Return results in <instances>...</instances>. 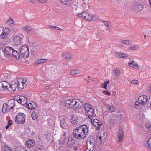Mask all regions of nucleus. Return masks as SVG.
Instances as JSON below:
<instances>
[{"instance_id": "f257e3e1", "label": "nucleus", "mask_w": 151, "mask_h": 151, "mask_svg": "<svg viewBox=\"0 0 151 151\" xmlns=\"http://www.w3.org/2000/svg\"><path fill=\"white\" fill-rule=\"evenodd\" d=\"M79 101L80 100L77 99H70L66 100L65 103L67 106L73 108V109H79L82 110L83 108L84 107L87 112L90 110V109L92 108L91 106L87 103H86L84 106H79Z\"/></svg>"}, {"instance_id": "f03ea898", "label": "nucleus", "mask_w": 151, "mask_h": 151, "mask_svg": "<svg viewBox=\"0 0 151 151\" xmlns=\"http://www.w3.org/2000/svg\"><path fill=\"white\" fill-rule=\"evenodd\" d=\"M88 130V126L84 124L76 127L73 132L72 134L78 139H82L86 137Z\"/></svg>"}, {"instance_id": "7ed1b4c3", "label": "nucleus", "mask_w": 151, "mask_h": 151, "mask_svg": "<svg viewBox=\"0 0 151 151\" xmlns=\"http://www.w3.org/2000/svg\"><path fill=\"white\" fill-rule=\"evenodd\" d=\"M25 115L24 113H18L16 116L15 121L18 124H24L25 121Z\"/></svg>"}, {"instance_id": "20e7f679", "label": "nucleus", "mask_w": 151, "mask_h": 151, "mask_svg": "<svg viewBox=\"0 0 151 151\" xmlns=\"http://www.w3.org/2000/svg\"><path fill=\"white\" fill-rule=\"evenodd\" d=\"M67 145L71 150L76 151L78 148L76 146V142L72 137H69L67 143Z\"/></svg>"}, {"instance_id": "39448f33", "label": "nucleus", "mask_w": 151, "mask_h": 151, "mask_svg": "<svg viewBox=\"0 0 151 151\" xmlns=\"http://www.w3.org/2000/svg\"><path fill=\"white\" fill-rule=\"evenodd\" d=\"M21 56L22 57H27L29 54V52L27 46L24 45L20 49Z\"/></svg>"}, {"instance_id": "423d86ee", "label": "nucleus", "mask_w": 151, "mask_h": 151, "mask_svg": "<svg viewBox=\"0 0 151 151\" xmlns=\"http://www.w3.org/2000/svg\"><path fill=\"white\" fill-rule=\"evenodd\" d=\"M14 50V49L11 47L9 46L6 47L4 50H3L4 56L6 57L8 59L9 57L12 55Z\"/></svg>"}, {"instance_id": "0eeeda50", "label": "nucleus", "mask_w": 151, "mask_h": 151, "mask_svg": "<svg viewBox=\"0 0 151 151\" xmlns=\"http://www.w3.org/2000/svg\"><path fill=\"white\" fill-rule=\"evenodd\" d=\"M23 35L19 34L18 36H16L14 38V44L15 45H20L21 43L22 40L23 38Z\"/></svg>"}, {"instance_id": "6e6552de", "label": "nucleus", "mask_w": 151, "mask_h": 151, "mask_svg": "<svg viewBox=\"0 0 151 151\" xmlns=\"http://www.w3.org/2000/svg\"><path fill=\"white\" fill-rule=\"evenodd\" d=\"M95 142L91 140L87 142V149L85 151H93L94 148Z\"/></svg>"}, {"instance_id": "1a4fd4ad", "label": "nucleus", "mask_w": 151, "mask_h": 151, "mask_svg": "<svg viewBox=\"0 0 151 151\" xmlns=\"http://www.w3.org/2000/svg\"><path fill=\"white\" fill-rule=\"evenodd\" d=\"M78 16L79 17H83V18L87 21H90L92 19L91 14L86 11L83 12L81 14H79Z\"/></svg>"}, {"instance_id": "9d476101", "label": "nucleus", "mask_w": 151, "mask_h": 151, "mask_svg": "<svg viewBox=\"0 0 151 151\" xmlns=\"http://www.w3.org/2000/svg\"><path fill=\"white\" fill-rule=\"evenodd\" d=\"M117 136L119 142H122L124 138V132L122 128L120 127L117 132Z\"/></svg>"}, {"instance_id": "9b49d317", "label": "nucleus", "mask_w": 151, "mask_h": 151, "mask_svg": "<svg viewBox=\"0 0 151 151\" xmlns=\"http://www.w3.org/2000/svg\"><path fill=\"white\" fill-rule=\"evenodd\" d=\"M17 101L21 104L25 105L27 104V98L24 96H19Z\"/></svg>"}, {"instance_id": "f8f14e48", "label": "nucleus", "mask_w": 151, "mask_h": 151, "mask_svg": "<svg viewBox=\"0 0 151 151\" xmlns=\"http://www.w3.org/2000/svg\"><path fill=\"white\" fill-rule=\"evenodd\" d=\"M149 100L148 98L145 95H143L140 96L138 99V101H141L144 104L148 102Z\"/></svg>"}, {"instance_id": "ddd939ff", "label": "nucleus", "mask_w": 151, "mask_h": 151, "mask_svg": "<svg viewBox=\"0 0 151 151\" xmlns=\"http://www.w3.org/2000/svg\"><path fill=\"white\" fill-rule=\"evenodd\" d=\"M143 8V6L138 3H135L133 6V9L136 12L141 11Z\"/></svg>"}, {"instance_id": "4468645a", "label": "nucleus", "mask_w": 151, "mask_h": 151, "mask_svg": "<svg viewBox=\"0 0 151 151\" xmlns=\"http://www.w3.org/2000/svg\"><path fill=\"white\" fill-rule=\"evenodd\" d=\"M35 144V142L33 139H29L25 143V146L27 148H31L33 147Z\"/></svg>"}, {"instance_id": "2eb2a0df", "label": "nucleus", "mask_w": 151, "mask_h": 151, "mask_svg": "<svg viewBox=\"0 0 151 151\" xmlns=\"http://www.w3.org/2000/svg\"><path fill=\"white\" fill-rule=\"evenodd\" d=\"M71 122L73 125L76 124L78 123L79 122L78 116L75 114H73L71 119Z\"/></svg>"}, {"instance_id": "dca6fc26", "label": "nucleus", "mask_w": 151, "mask_h": 151, "mask_svg": "<svg viewBox=\"0 0 151 151\" xmlns=\"http://www.w3.org/2000/svg\"><path fill=\"white\" fill-rule=\"evenodd\" d=\"M121 74L120 70L119 68L113 70L112 72V76L115 78L119 77Z\"/></svg>"}, {"instance_id": "f3484780", "label": "nucleus", "mask_w": 151, "mask_h": 151, "mask_svg": "<svg viewBox=\"0 0 151 151\" xmlns=\"http://www.w3.org/2000/svg\"><path fill=\"white\" fill-rule=\"evenodd\" d=\"M90 110L87 112L88 115V117L92 121L93 118L95 117V114H94V111L93 108L89 109Z\"/></svg>"}, {"instance_id": "a211bd4d", "label": "nucleus", "mask_w": 151, "mask_h": 151, "mask_svg": "<svg viewBox=\"0 0 151 151\" xmlns=\"http://www.w3.org/2000/svg\"><path fill=\"white\" fill-rule=\"evenodd\" d=\"M6 104L10 109H12L15 106V100L13 99H10L9 100Z\"/></svg>"}, {"instance_id": "6ab92c4d", "label": "nucleus", "mask_w": 151, "mask_h": 151, "mask_svg": "<svg viewBox=\"0 0 151 151\" xmlns=\"http://www.w3.org/2000/svg\"><path fill=\"white\" fill-rule=\"evenodd\" d=\"M93 124L96 127L99 128L102 125V123L96 119H93Z\"/></svg>"}, {"instance_id": "aec40b11", "label": "nucleus", "mask_w": 151, "mask_h": 151, "mask_svg": "<svg viewBox=\"0 0 151 151\" xmlns=\"http://www.w3.org/2000/svg\"><path fill=\"white\" fill-rule=\"evenodd\" d=\"M17 87V85L16 83L12 84L11 85L10 84V86H9L8 90L11 92H14L15 91Z\"/></svg>"}, {"instance_id": "412c9836", "label": "nucleus", "mask_w": 151, "mask_h": 151, "mask_svg": "<svg viewBox=\"0 0 151 151\" xmlns=\"http://www.w3.org/2000/svg\"><path fill=\"white\" fill-rule=\"evenodd\" d=\"M128 65L134 68L137 69L138 68V65L133 61H129L128 63Z\"/></svg>"}, {"instance_id": "4be33fe9", "label": "nucleus", "mask_w": 151, "mask_h": 151, "mask_svg": "<svg viewBox=\"0 0 151 151\" xmlns=\"http://www.w3.org/2000/svg\"><path fill=\"white\" fill-rule=\"evenodd\" d=\"M10 110V109L6 103H5L3 105L2 111L4 113H6L7 112L9 111Z\"/></svg>"}, {"instance_id": "5701e85b", "label": "nucleus", "mask_w": 151, "mask_h": 151, "mask_svg": "<svg viewBox=\"0 0 151 151\" xmlns=\"http://www.w3.org/2000/svg\"><path fill=\"white\" fill-rule=\"evenodd\" d=\"M144 105V104L142 102H141V101H137L135 102V106L136 109H139L141 108Z\"/></svg>"}, {"instance_id": "b1692460", "label": "nucleus", "mask_w": 151, "mask_h": 151, "mask_svg": "<svg viewBox=\"0 0 151 151\" xmlns=\"http://www.w3.org/2000/svg\"><path fill=\"white\" fill-rule=\"evenodd\" d=\"M60 124L62 128L64 129H66L68 128L67 124L65 120L64 119L60 121Z\"/></svg>"}, {"instance_id": "393cba45", "label": "nucleus", "mask_w": 151, "mask_h": 151, "mask_svg": "<svg viewBox=\"0 0 151 151\" xmlns=\"http://www.w3.org/2000/svg\"><path fill=\"white\" fill-rule=\"evenodd\" d=\"M62 55L63 57L68 59L69 60H71V55L70 53L68 52L63 53Z\"/></svg>"}, {"instance_id": "a878e982", "label": "nucleus", "mask_w": 151, "mask_h": 151, "mask_svg": "<svg viewBox=\"0 0 151 151\" xmlns=\"http://www.w3.org/2000/svg\"><path fill=\"white\" fill-rule=\"evenodd\" d=\"M27 105L28 108L30 109H34L37 106L36 103L34 102L29 103V104H27Z\"/></svg>"}, {"instance_id": "bb28decb", "label": "nucleus", "mask_w": 151, "mask_h": 151, "mask_svg": "<svg viewBox=\"0 0 151 151\" xmlns=\"http://www.w3.org/2000/svg\"><path fill=\"white\" fill-rule=\"evenodd\" d=\"M13 52H12V55H13V57H15L16 59H19V58L20 56V55L19 53V52L15 50L14 49Z\"/></svg>"}, {"instance_id": "cd10ccee", "label": "nucleus", "mask_w": 151, "mask_h": 151, "mask_svg": "<svg viewBox=\"0 0 151 151\" xmlns=\"http://www.w3.org/2000/svg\"><path fill=\"white\" fill-rule=\"evenodd\" d=\"M61 2L64 5L70 6L72 2V0H61Z\"/></svg>"}, {"instance_id": "c85d7f7f", "label": "nucleus", "mask_w": 151, "mask_h": 151, "mask_svg": "<svg viewBox=\"0 0 151 151\" xmlns=\"http://www.w3.org/2000/svg\"><path fill=\"white\" fill-rule=\"evenodd\" d=\"M2 86L4 91L6 89L8 90V87L9 86H10V84L7 82L3 81Z\"/></svg>"}, {"instance_id": "c756f323", "label": "nucleus", "mask_w": 151, "mask_h": 151, "mask_svg": "<svg viewBox=\"0 0 151 151\" xmlns=\"http://www.w3.org/2000/svg\"><path fill=\"white\" fill-rule=\"evenodd\" d=\"M119 117L117 116H112L111 117L110 119V123L111 125H113L115 122V120L117 119Z\"/></svg>"}, {"instance_id": "7c9ffc66", "label": "nucleus", "mask_w": 151, "mask_h": 151, "mask_svg": "<svg viewBox=\"0 0 151 151\" xmlns=\"http://www.w3.org/2000/svg\"><path fill=\"white\" fill-rule=\"evenodd\" d=\"M45 60H48L46 59H39L35 62V64L37 65L39 64H42L45 62Z\"/></svg>"}, {"instance_id": "2f4dec72", "label": "nucleus", "mask_w": 151, "mask_h": 151, "mask_svg": "<svg viewBox=\"0 0 151 151\" xmlns=\"http://www.w3.org/2000/svg\"><path fill=\"white\" fill-rule=\"evenodd\" d=\"M117 56L119 58H123L128 56L126 54L120 52L118 53Z\"/></svg>"}, {"instance_id": "473e14b6", "label": "nucleus", "mask_w": 151, "mask_h": 151, "mask_svg": "<svg viewBox=\"0 0 151 151\" xmlns=\"http://www.w3.org/2000/svg\"><path fill=\"white\" fill-rule=\"evenodd\" d=\"M18 83H17V87H18L19 89V90H22L24 88V87H26L25 85L24 84H22L21 82H19L18 81Z\"/></svg>"}, {"instance_id": "72a5a7b5", "label": "nucleus", "mask_w": 151, "mask_h": 151, "mask_svg": "<svg viewBox=\"0 0 151 151\" xmlns=\"http://www.w3.org/2000/svg\"><path fill=\"white\" fill-rule=\"evenodd\" d=\"M79 70L76 69H73L71 70L70 72V74L71 75H75L79 73H80Z\"/></svg>"}, {"instance_id": "f704fd0d", "label": "nucleus", "mask_w": 151, "mask_h": 151, "mask_svg": "<svg viewBox=\"0 0 151 151\" xmlns=\"http://www.w3.org/2000/svg\"><path fill=\"white\" fill-rule=\"evenodd\" d=\"M4 151H13L11 147L8 145H4L3 146Z\"/></svg>"}, {"instance_id": "c9c22d12", "label": "nucleus", "mask_w": 151, "mask_h": 151, "mask_svg": "<svg viewBox=\"0 0 151 151\" xmlns=\"http://www.w3.org/2000/svg\"><path fill=\"white\" fill-rule=\"evenodd\" d=\"M32 29V28L31 27L27 26L25 27H24L23 28V30L25 32L29 33V32Z\"/></svg>"}, {"instance_id": "e433bc0d", "label": "nucleus", "mask_w": 151, "mask_h": 151, "mask_svg": "<svg viewBox=\"0 0 151 151\" xmlns=\"http://www.w3.org/2000/svg\"><path fill=\"white\" fill-rule=\"evenodd\" d=\"M145 125L147 129L151 130V122H146L145 123Z\"/></svg>"}, {"instance_id": "4c0bfd02", "label": "nucleus", "mask_w": 151, "mask_h": 151, "mask_svg": "<svg viewBox=\"0 0 151 151\" xmlns=\"http://www.w3.org/2000/svg\"><path fill=\"white\" fill-rule=\"evenodd\" d=\"M37 114H38L37 112H36L34 111L33 112H32L31 114V116L33 120H35L37 119L38 117Z\"/></svg>"}, {"instance_id": "58836bf2", "label": "nucleus", "mask_w": 151, "mask_h": 151, "mask_svg": "<svg viewBox=\"0 0 151 151\" xmlns=\"http://www.w3.org/2000/svg\"><path fill=\"white\" fill-rule=\"evenodd\" d=\"M10 31V30L8 28H3V32L4 33H5L6 35H8L9 34Z\"/></svg>"}, {"instance_id": "ea45409f", "label": "nucleus", "mask_w": 151, "mask_h": 151, "mask_svg": "<svg viewBox=\"0 0 151 151\" xmlns=\"http://www.w3.org/2000/svg\"><path fill=\"white\" fill-rule=\"evenodd\" d=\"M106 107L107 109H109V111H110L113 112L115 110L113 106H111L110 105H107Z\"/></svg>"}, {"instance_id": "a19ab883", "label": "nucleus", "mask_w": 151, "mask_h": 151, "mask_svg": "<svg viewBox=\"0 0 151 151\" xmlns=\"http://www.w3.org/2000/svg\"><path fill=\"white\" fill-rule=\"evenodd\" d=\"M99 139V140H100V143H102V142H104L105 139V137H104L103 136H101L100 135V136L98 139Z\"/></svg>"}, {"instance_id": "79ce46f5", "label": "nucleus", "mask_w": 151, "mask_h": 151, "mask_svg": "<svg viewBox=\"0 0 151 151\" xmlns=\"http://www.w3.org/2000/svg\"><path fill=\"white\" fill-rule=\"evenodd\" d=\"M34 45L35 48L38 50H40L41 47V45L40 44H35Z\"/></svg>"}, {"instance_id": "37998d69", "label": "nucleus", "mask_w": 151, "mask_h": 151, "mask_svg": "<svg viewBox=\"0 0 151 151\" xmlns=\"http://www.w3.org/2000/svg\"><path fill=\"white\" fill-rule=\"evenodd\" d=\"M13 124L12 121L11 120H9L8 121V125L6 126V129H8L9 127L10 126Z\"/></svg>"}, {"instance_id": "c03bdc74", "label": "nucleus", "mask_w": 151, "mask_h": 151, "mask_svg": "<svg viewBox=\"0 0 151 151\" xmlns=\"http://www.w3.org/2000/svg\"><path fill=\"white\" fill-rule=\"evenodd\" d=\"M109 83V80L106 81L103 84H102V86H103V88L105 89H107V86Z\"/></svg>"}, {"instance_id": "a18cd8bd", "label": "nucleus", "mask_w": 151, "mask_h": 151, "mask_svg": "<svg viewBox=\"0 0 151 151\" xmlns=\"http://www.w3.org/2000/svg\"><path fill=\"white\" fill-rule=\"evenodd\" d=\"M21 83L22 84H24V85L26 86L27 84V81L26 79L24 78L22 79Z\"/></svg>"}, {"instance_id": "49530a36", "label": "nucleus", "mask_w": 151, "mask_h": 151, "mask_svg": "<svg viewBox=\"0 0 151 151\" xmlns=\"http://www.w3.org/2000/svg\"><path fill=\"white\" fill-rule=\"evenodd\" d=\"M1 37L2 39H5L7 37V35H6L5 33H4L3 32L1 35Z\"/></svg>"}, {"instance_id": "de8ad7c7", "label": "nucleus", "mask_w": 151, "mask_h": 151, "mask_svg": "<svg viewBox=\"0 0 151 151\" xmlns=\"http://www.w3.org/2000/svg\"><path fill=\"white\" fill-rule=\"evenodd\" d=\"M147 143L148 147L151 149V137L148 139Z\"/></svg>"}, {"instance_id": "09e8293b", "label": "nucleus", "mask_w": 151, "mask_h": 151, "mask_svg": "<svg viewBox=\"0 0 151 151\" xmlns=\"http://www.w3.org/2000/svg\"><path fill=\"white\" fill-rule=\"evenodd\" d=\"M7 23L8 24H12L14 23V21L11 18H9V19L8 20Z\"/></svg>"}, {"instance_id": "8fccbe9b", "label": "nucleus", "mask_w": 151, "mask_h": 151, "mask_svg": "<svg viewBox=\"0 0 151 151\" xmlns=\"http://www.w3.org/2000/svg\"><path fill=\"white\" fill-rule=\"evenodd\" d=\"M51 28L57 30H62V29L59 28L58 27L54 26H51Z\"/></svg>"}, {"instance_id": "3c124183", "label": "nucleus", "mask_w": 151, "mask_h": 151, "mask_svg": "<svg viewBox=\"0 0 151 151\" xmlns=\"http://www.w3.org/2000/svg\"><path fill=\"white\" fill-rule=\"evenodd\" d=\"M66 138V137L65 133H64L63 137L62 138H61L60 139V140L63 141V142H65V138Z\"/></svg>"}, {"instance_id": "603ef678", "label": "nucleus", "mask_w": 151, "mask_h": 151, "mask_svg": "<svg viewBox=\"0 0 151 151\" xmlns=\"http://www.w3.org/2000/svg\"><path fill=\"white\" fill-rule=\"evenodd\" d=\"M131 83H132L134 84V85H136L137 84H138V81L136 80H134L132 81H131Z\"/></svg>"}, {"instance_id": "864d4df0", "label": "nucleus", "mask_w": 151, "mask_h": 151, "mask_svg": "<svg viewBox=\"0 0 151 151\" xmlns=\"http://www.w3.org/2000/svg\"><path fill=\"white\" fill-rule=\"evenodd\" d=\"M121 43L122 44H124L125 45H128L129 44V41L128 40L122 41Z\"/></svg>"}, {"instance_id": "5fc2aeb1", "label": "nucleus", "mask_w": 151, "mask_h": 151, "mask_svg": "<svg viewBox=\"0 0 151 151\" xmlns=\"http://www.w3.org/2000/svg\"><path fill=\"white\" fill-rule=\"evenodd\" d=\"M103 23L106 26H107L108 28L109 29V22L107 21H103Z\"/></svg>"}, {"instance_id": "6e6d98bb", "label": "nucleus", "mask_w": 151, "mask_h": 151, "mask_svg": "<svg viewBox=\"0 0 151 151\" xmlns=\"http://www.w3.org/2000/svg\"><path fill=\"white\" fill-rule=\"evenodd\" d=\"M3 82V81L0 82V90L1 91H4V88L2 87Z\"/></svg>"}, {"instance_id": "4d7b16f0", "label": "nucleus", "mask_w": 151, "mask_h": 151, "mask_svg": "<svg viewBox=\"0 0 151 151\" xmlns=\"http://www.w3.org/2000/svg\"><path fill=\"white\" fill-rule=\"evenodd\" d=\"M37 148L40 150H43L44 147L42 145H38L37 146Z\"/></svg>"}, {"instance_id": "13d9d810", "label": "nucleus", "mask_w": 151, "mask_h": 151, "mask_svg": "<svg viewBox=\"0 0 151 151\" xmlns=\"http://www.w3.org/2000/svg\"><path fill=\"white\" fill-rule=\"evenodd\" d=\"M103 93H104L105 94H106V95H107L108 96H109L111 95L110 93L108 91H103Z\"/></svg>"}, {"instance_id": "bf43d9fd", "label": "nucleus", "mask_w": 151, "mask_h": 151, "mask_svg": "<svg viewBox=\"0 0 151 151\" xmlns=\"http://www.w3.org/2000/svg\"><path fill=\"white\" fill-rule=\"evenodd\" d=\"M92 19L93 21L96 20L97 19V17L96 16H91Z\"/></svg>"}, {"instance_id": "052dcab7", "label": "nucleus", "mask_w": 151, "mask_h": 151, "mask_svg": "<svg viewBox=\"0 0 151 151\" xmlns=\"http://www.w3.org/2000/svg\"><path fill=\"white\" fill-rule=\"evenodd\" d=\"M137 49V47L135 46H133L131 47H130V49L131 50H135Z\"/></svg>"}, {"instance_id": "680f3d73", "label": "nucleus", "mask_w": 151, "mask_h": 151, "mask_svg": "<svg viewBox=\"0 0 151 151\" xmlns=\"http://www.w3.org/2000/svg\"><path fill=\"white\" fill-rule=\"evenodd\" d=\"M149 91L150 93L151 94V85L148 87Z\"/></svg>"}, {"instance_id": "e2e57ef3", "label": "nucleus", "mask_w": 151, "mask_h": 151, "mask_svg": "<svg viewBox=\"0 0 151 151\" xmlns=\"http://www.w3.org/2000/svg\"><path fill=\"white\" fill-rule=\"evenodd\" d=\"M40 2L43 3L46 1L47 0H38Z\"/></svg>"}, {"instance_id": "0e129e2a", "label": "nucleus", "mask_w": 151, "mask_h": 151, "mask_svg": "<svg viewBox=\"0 0 151 151\" xmlns=\"http://www.w3.org/2000/svg\"><path fill=\"white\" fill-rule=\"evenodd\" d=\"M149 6L151 7V0H149Z\"/></svg>"}, {"instance_id": "69168bd1", "label": "nucleus", "mask_w": 151, "mask_h": 151, "mask_svg": "<svg viewBox=\"0 0 151 151\" xmlns=\"http://www.w3.org/2000/svg\"><path fill=\"white\" fill-rule=\"evenodd\" d=\"M118 46L119 47H123V46L121 44H118Z\"/></svg>"}, {"instance_id": "338daca9", "label": "nucleus", "mask_w": 151, "mask_h": 151, "mask_svg": "<svg viewBox=\"0 0 151 151\" xmlns=\"http://www.w3.org/2000/svg\"><path fill=\"white\" fill-rule=\"evenodd\" d=\"M37 148H35L34 150H33V151H37Z\"/></svg>"}, {"instance_id": "774afa93", "label": "nucleus", "mask_w": 151, "mask_h": 151, "mask_svg": "<svg viewBox=\"0 0 151 151\" xmlns=\"http://www.w3.org/2000/svg\"><path fill=\"white\" fill-rule=\"evenodd\" d=\"M116 93L115 92H113V93H112V95L115 96L116 95Z\"/></svg>"}]
</instances>
